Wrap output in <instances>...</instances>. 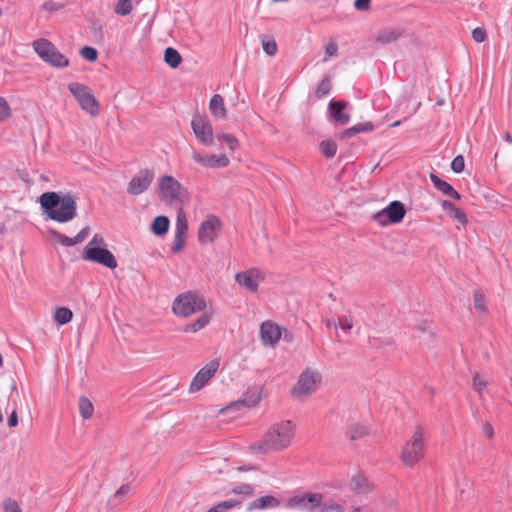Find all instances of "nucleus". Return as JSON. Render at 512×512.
Returning <instances> with one entry per match:
<instances>
[{
    "label": "nucleus",
    "mask_w": 512,
    "mask_h": 512,
    "mask_svg": "<svg viewBox=\"0 0 512 512\" xmlns=\"http://www.w3.org/2000/svg\"><path fill=\"white\" fill-rule=\"evenodd\" d=\"M43 214L59 223L71 221L77 215L76 197L71 193L45 192L39 197Z\"/></svg>",
    "instance_id": "nucleus-1"
},
{
    "label": "nucleus",
    "mask_w": 512,
    "mask_h": 512,
    "mask_svg": "<svg viewBox=\"0 0 512 512\" xmlns=\"http://www.w3.org/2000/svg\"><path fill=\"white\" fill-rule=\"evenodd\" d=\"M294 429L295 426L289 420L274 424L261 441L250 445V449L261 454L283 450L290 445L294 437Z\"/></svg>",
    "instance_id": "nucleus-2"
},
{
    "label": "nucleus",
    "mask_w": 512,
    "mask_h": 512,
    "mask_svg": "<svg viewBox=\"0 0 512 512\" xmlns=\"http://www.w3.org/2000/svg\"><path fill=\"white\" fill-rule=\"evenodd\" d=\"M206 309L205 298L197 291H187L179 294L173 301L174 314L181 317H189L196 312Z\"/></svg>",
    "instance_id": "nucleus-3"
},
{
    "label": "nucleus",
    "mask_w": 512,
    "mask_h": 512,
    "mask_svg": "<svg viewBox=\"0 0 512 512\" xmlns=\"http://www.w3.org/2000/svg\"><path fill=\"white\" fill-rule=\"evenodd\" d=\"M188 196L187 189L173 176L164 175L158 181V197L169 204L184 203Z\"/></svg>",
    "instance_id": "nucleus-4"
},
{
    "label": "nucleus",
    "mask_w": 512,
    "mask_h": 512,
    "mask_svg": "<svg viewBox=\"0 0 512 512\" xmlns=\"http://www.w3.org/2000/svg\"><path fill=\"white\" fill-rule=\"evenodd\" d=\"M425 451V432L423 427L418 426L410 441L406 442L401 452V460L405 465L412 467L420 461Z\"/></svg>",
    "instance_id": "nucleus-5"
},
{
    "label": "nucleus",
    "mask_w": 512,
    "mask_h": 512,
    "mask_svg": "<svg viewBox=\"0 0 512 512\" xmlns=\"http://www.w3.org/2000/svg\"><path fill=\"white\" fill-rule=\"evenodd\" d=\"M33 48L44 62L53 67L64 68L69 66V59L49 40L43 38L35 40Z\"/></svg>",
    "instance_id": "nucleus-6"
},
{
    "label": "nucleus",
    "mask_w": 512,
    "mask_h": 512,
    "mask_svg": "<svg viewBox=\"0 0 512 512\" xmlns=\"http://www.w3.org/2000/svg\"><path fill=\"white\" fill-rule=\"evenodd\" d=\"M68 90L84 111L92 117L99 115V102L90 87L82 83L72 82L68 84Z\"/></svg>",
    "instance_id": "nucleus-7"
},
{
    "label": "nucleus",
    "mask_w": 512,
    "mask_h": 512,
    "mask_svg": "<svg viewBox=\"0 0 512 512\" xmlns=\"http://www.w3.org/2000/svg\"><path fill=\"white\" fill-rule=\"evenodd\" d=\"M406 214L405 205L400 201H392L387 207L373 215V219L382 227L400 223Z\"/></svg>",
    "instance_id": "nucleus-8"
},
{
    "label": "nucleus",
    "mask_w": 512,
    "mask_h": 512,
    "mask_svg": "<svg viewBox=\"0 0 512 512\" xmlns=\"http://www.w3.org/2000/svg\"><path fill=\"white\" fill-rule=\"evenodd\" d=\"M323 495L321 493L306 492L290 497L286 506L290 509H299L306 512H315L322 506Z\"/></svg>",
    "instance_id": "nucleus-9"
},
{
    "label": "nucleus",
    "mask_w": 512,
    "mask_h": 512,
    "mask_svg": "<svg viewBox=\"0 0 512 512\" xmlns=\"http://www.w3.org/2000/svg\"><path fill=\"white\" fill-rule=\"evenodd\" d=\"M82 259L101 264L109 269H115L118 266L115 256L106 247H85Z\"/></svg>",
    "instance_id": "nucleus-10"
},
{
    "label": "nucleus",
    "mask_w": 512,
    "mask_h": 512,
    "mask_svg": "<svg viewBox=\"0 0 512 512\" xmlns=\"http://www.w3.org/2000/svg\"><path fill=\"white\" fill-rule=\"evenodd\" d=\"M192 130L196 138L205 146L214 144V135L212 126L206 117L196 115L191 121Z\"/></svg>",
    "instance_id": "nucleus-11"
},
{
    "label": "nucleus",
    "mask_w": 512,
    "mask_h": 512,
    "mask_svg": "<svg viewBox=\"0 0 512 512\" xmlns=\"http://www.w3.org/2000/svg\"><path fill=\"white\" fill-rule=\"evenodd\" d=\"M316 376L317 374L309 369L303 371L291 390L292 396L301 398L302 396H308L314 392L316 389Z\"/></svg>",
    "instance_id": "nucleus-12"
},
{
    "label": "nucleus",
    "mask_w": 512,
    "mask_h": 512,
    "mask_svg": "<svg viewBox=\"0 0 512 512\" xmlns=\"http://www.w3.org/2000/svg\"><path fill=\"white\" fill-rule=\"evenodd\" d=\"M154 179L153 171L149 169L140 170L135 174L127 187V193L137 196L145 192L151 185Z\"/></svg>",
    "instance_id": "nucleus-13"
},
{
    "label": "nucleus",
    "mask_w": 512,
    "mask_h": 512,
    "mask_svg": "<svg viewBox=\"0 0 512 512\" xmlns=\"http://www.w3.org/2000/svg\"><path fill=\"white\" fill-rule=\"evenodd\" d=\"M219 365V360L214 359L207 363L204 367H202L193 378L189 387V391L193 393L202 389L215 375L219 368Z\"/></svg>",
    "instance_id": "nucleus-14"
},
{
    "label": "nucleus",
    "mask_w": 512,
    "mask_h": 512,
    "mask_svg": "<svg viewBox=\"0 0 512 512\" xmlns=\"http://www.w3.org/2000/svg\"><path fill=\"white\" fill-rule=\"evenodd\" d=\"M221 222L218 217L210 215L205 221L200 224L198 230V240L201 243H212L217 234V228H220Z\"/></svg>",
    "instance_id": "nucleus-15"
},
{
    "label": "nucleus",
    "mask_w": 512,
    "mask_h": 512,
    "mask_svg": "<svg viewBox=\"0 0 512 512\" xmlns=\"http://www.w3.org/2000/svg\"><path fill=\"white\" fill-rule=\"evenodd\" d=\"M235 281L248 291L257 292L260 282V274L256 269L238 272L235 275Z\"/></svg>",
    "instance_id": "nucleus-16"
},
{
    "label": "nucleus",
    "mask_w": 512,
    "mask_h": 512,
    "mask_svg": "<svg viewBox=\"0 0 512 512\" xmlns=\"http://www.w3.org/2000/svg\"><path fill=\"white\" fill-rule=\"evenodd\" d=\"M281 335L280 327L272 321H265L260 326V337L264 345L274 346Z\"/></svg>",
    "instance_id": "nucleus-17"
},
{
    "label": "nucleus",
    "mask_w": 512,
    "mask_h": 512,
    "mask_svg": "<svg viewBox=\"0 0 512 512\" xmlns=\"http://www.w3.org/2000/svg\"><path fill=\"white\" fill-rule=\"evenodd\" d=\"M348 103L344 100H332L328 105L330 117L339 125H346L350 121V115L345 113Z\"/></svg>",
    "instance_id": "nucleus-18"
},
{
    "label": "nucleus",
    "mask_w": 512,
    "mask_h": 512,
    "mask_svg": "<svg viewBox=\"0 0 512 512\" xmlns=\"http://www.w3.org/2000/svg\"><path fill=\"white\" fill-rule=\"evenodd\" d=\"M89 232L90 228L86 226L81 229L75 237L71 238L53 229L49 231L52 238L65 247H70L83 242L88 237Z\"/></svg>",
    "instance_id": "nucleus-19"
},
{
    "label": "nucleus",
    "mask_w": 512,
    "mask_h": 512,
    "mask_svg": "<svg viewBox=\"0 0 512 512\" xmlns=\"http://www.w3.org/2000/svg\"><path fill=\"white\" fill-rule=\"evenodd\" d=\"M431 182L433 183L434 187L443 193L444 195H447L455 200H460L461 195L458 191H456L452 185H450L445 180L438 177L435 173H430L429 175Z\"/></svg>",
    "instance_id": "nucleus-20"
},
{
    "label": "nucleus",
    "mask_w": 512,
    "mask_h": 512,
    "mask_svg": "<svg viewBox=\"0 0 512 512\" xmlns=\"http://www.w3.org/2000/svg\"><path fill=\"white\" fill-rule=\"evenodd\" d=\"M280 505L279 499H277L274 496L266 495L259 497L252 502H250L247 505L246 510L248 512L254 511V510H263V509H269V508H276Z\"/></svg>",
    "instance_id": "nucleus-21"
},
{
    "label": "nucleus",
    "mask_w": 512,
    "mask_h": 512,
    "mask_svg": "<svg viewBox=\"0 0 512 512\" xmlns=\"http://www.w3.org/2000/svg\"><path fill=\"white\" fill-rule=\"evenodd\" d=\"M261 400V392L258 389H254L252 392L248 391L242 399L231 403L229 406L226 407V409H238L239 407L246 406V407H253L257 405Z\"/></svg>",
    "instance_id": "nucleus-22"
},
{
    "label": "nucleus",
    "mask_w": 512,
    "mask_h": 512,
    "mask_svg": "<svg viewBox=\"0 0 512 512\" xmlns=\"http://www.w3.org/2000/svg\"><path fill=\"white\" fill-rule=\"evenodd\" d=\"M349 486L350 489L357 494H365L373 489V485L361 473H358L351 478Z\"/></svg>",
    "instance_id": "nucleus-23"
},
{
    "label": "nucleus",
    "mask_w": 512,
    "mask_h": 512,
    "mask_svg": "<svg viewBox=\"0 0 512 512\" xmlns=\"http://www.w3.org/2000/svg\"><path fill=\"white\" fill-rule=\"evenodd\" d=\"M209 110L211 114L217 119H225L227 117L224 99L219 94H214L210 99Z\"/></svg>",
    "instance_id": "nucleus-24"
},
{
    "label": "nucleus",
    "mask_w": 512,
    "mask_h": 512,
    "mask_svg": "<svg viewBox=\"0 0 512 512\" xmlns=\"http://www.w3.org/2000/svg\"><path fill=\"white\" fill-rule=\"evenodd\" d=\"M441 207L444 211H446L449 216L455 220H457L462 225H466L468 223V218L466 214L457 208L452 202L448 200H443L441 202Z\"/></svg>",
    "instance_id": "nucleus-25"
},
{
    "label": "nucleus",
    "mask_w": 512,
    "mask_h": 512,
    "mask_svg": "<svg viewBox=\"0 0 512 512\" xmlns=\"http://www.w3.org/2000/svg\"><path fill=\"white\" fill-rule=\"evenodd\" d=\"M402 35L403 30L400 28H385L378 32L376 41L384 45L396 41Z\"/></svg>",
    "instance_id": "nucleus-26"
},
{
    "label": "nucleus",
    "mask_w": 512,
    "mask_h": 512,
    "mask_svg": "<svg viewBox=\"0 0 512 512\" xmlns=\"http://www.w3.org/2000/svg\"><path fill=\"white\" fill-rule=\"evenodd\" d=\"M369 429L361 423H352L347 426L345 435L351 441H355L367 436Z\"/></svg>",
    "instance_id": "nucleus-27"
},
{
    "label": "nucleus",
    "mask_w": 512,
    "mask_h": 512,
    "mask_svg": "<svg viewBox=\"0 0 512 512\" xmlns=\"http://www.w3.org/2000/svg\"><path fill=\"white\" fill-rule=\"evenodd\" d=\"M170 220L167 216L160 215L153 219L151 223V231L156 236H163L169 230Z\"/></svg>",
    "instance_id": "nucleus-28"
},
{
    "label": "nucleus",
    "mask_w": 512,
    "mask_h": 512,
    "mask_svg": "<svg viewBox=\"0 0 512 512\" xmlns=\"http://www.w3.org/2000/svg\"><path fill=\"white\" fill-rule=\"evenodd\" d=\"M374 130L372 122L357 123L356 125L344 130L341 133V138H350L359 133L371 132Z\"/></svg>",
    "instance_id": "nucleus-29"
},
{
    "label": "nucleus",
    "mask_w": 512,
    "mask_h": 512,
    "mask_svg": "<svg viewBox=\"0 0 512 512\" xmlns=\"http://www.w3.org/2000/svg\"><path fill=\"white\" fill-rule=\"evenodd\" d=\"M212 315L210 313L204 312L196 321L191 324H187L183 327V332H198L201 329L205 328L211 321Z\"/></svg>",
    "instance_id": "nucleus-30"
},
{
    "label": "nucleus",
    "mask_w": 512,
    "mask_h": 512,
    "mask_svg": "<svg viewBox=\"0 0 512 512\" xmlns=\"http://www.w3.org/2000/svg\"><path fill=\"white\" fill-rule=\"evenodd\" d=\"M164 61L171 68L175 69L181 64L182 56L175 48L167 47L164 51Z\"/></svg>",
    "instance_id": "nucleus-31"
},
{
    "label": "nucleus",
    "mask_w": 512,
    "mask_h": 512,
    "mask_svg": "<svg viewBox=\"0 0 512 512\" xmlns=\"http://www.w3.org/2000/svg\"><path fill=\"white\" fill-rule=\"evenodd\" d=\"M73 313L67 307H58L54 314V321L58 326L65 325L72 320Z\"/></svg>",
    "instance_id": "nucleus-32"
},
{
    "label": "nucleus",
    "mask_w": 512,
    "mask_h": 512,
    "mask_svg": "<svg viewBox=\"0 0 512 512\" xmlns=\"http://www.w3.org/2000/svg\"><path fill=\"white\" fill-rule=\"evenodd\" d=\"M78 408L83 419H90L94 412L92 402L85 396H81L78 401Z\"/></svg>",
    "instance_id": "nucleus-33"
},
{
    "label": "nucleus",
    "mask_w": 512,
    "mask_h": 512,
    "mask_svg": "<svg viewBox=\"0 0 512 512\" xmlns=\"http://www.w3.org/2000/svg\"><path fill=\"white\" fill-rule=\"evenodd\" d=\"M319 150L326 158H332L337 152V143L332 139L323 140L319 144Z\"/></svg>",
    "instance_id": "nucleus-34"
},
{
    "label": "nucleus",
    "mask_w": 512,
    "mask_h": 512,
    "mask_svg": "<svg viewBox=\"0 0 512 512\" xmlns=\"http://www.w3.org/2000/svg\"><path fill=\"white\" fill-rule=\"evenodd\" d=\"M230 160L225 154H211L209 156L208 167L225 168L229 166Z\"/></svg>",
    "instance_id": "nucleus-35"
},
{
    "label": "nucleus",
    "mask_w": 512,
    "mask_h": 512,
    "mask_svg": "<svg viewBox=\"0 0 512 512\" xmlns=\"http://www.w3.org/2000/svg\"><path fill=\"white\" fill-rule=\"evenodd\" d=\"M216 139L219 142L226 144L231 152H234L239 146V141L237 140V138L229 133L217 134Z\"/></svg>",
    "instance_id": "nucleus-36"
},
{
    "label": "nucleus",
    "mask_w": 512,
    "mask_h": 512,
    "mask_svg": "<svg viewBox=\"0 0 512 512\" xmlns=\"http://www.w3.org/2000/svg\"><path fill=\"white\" fill-rule=\"evenodd\" d=\"M332 85L330 81V77L326 75L317 85L315 90V96L317 99H321L324 96L328 95L331 91Z\"/></svg>",
    "instance_id": "nucleus-37"
},
{
    "label": "nucleus",
    "mask_w": 512,
    "mask_h": 512,
    "mask_svg": "<svg viewBox=\"0 0 512 512\" xmlns=\"http://www.w3.org/2000/svg\"><path fill=\"white\" fill-rule=\"evenodd\" d=\"M239 505H241L240 500L230 499V500L219 502L215 506L208 509L206 512H225V511L230 510Z\"/></svg>",
    "instance_id": "nucleus-38"
},
{
    "label": "nucleus",
    "mask_w": 512,
    "mask_h": 512,
    "mask_svg": "<svg viewBox=\"0 0 512 512\" xmlns=\"http://www.w3.org/2000/svg\"><path fill=\"white\" fill-rule=\"evenodd\" d=\"M133 10L132 0H118L114 12L120 16H127Z\"/></svg>",
    "instance_id": "nucleus-39"
},
{
    "label": "nucleus",
    "mask_w": 512,
    "mask_h": 512,
    "mask_svg": "<svg viewBox=\"0 0 512 512\" xmlns=\"http://www.w3.org/2000/svg\"><path fill=\"white\" fill-rule=\"evenodd\" d=\"M232 492L237 495L253 496L255 489L251 484L240 483L232 488Z\"/></svg>",
    "instance_id": "nucleus-40"
},
{
    "label": "nucleus",
    "mask_w": 512,
    "mask_h": 512,
    "mask_svg": "<svg viewBox=\"0 0 512 512\" xmlns=\"http://www.w3.org/2000/svg\"><path fill=\"white\" fill-rule=\"evenodd\" d=\"M187 231H188V223H187L184 213L181 211L177 215L175 234L185 236Z\"/></svg>",
    "instance_id": "nucleus-41"
},
{
    "label": "nucleus",
    "mask_w": 512,
    "mask_h": 512,
    "mask_svg": "<svg viewBox=\"0 0 512 512\" xmlns=\"http://www.w3.org/2000/svg\"><path fill=\"white\" fill-rule=\"evenodd\" d=\"M474 298V307L480 313L487 312V308L485 305V296L480 290H475L473 294Z\"/></svg>",
    "instance_id": "nucleus-42"
},
{
    "label": "nucleus",
    "mask_w": 512,
    "mask_h": 512,
    "mask_svg": "<svg viewBox=\"0 0 512 512\" xmlns=\"http://www.w3.org/2000/svg\"><path fill=\"white\" fill-rule=\"evenodd\" d=\"M80 55L89 62H94L98 58V51L96 48L91 46H84L80 50Z\"/></svg>",
    "instance_id": "nucleus-43"
},
{
    "label": "nucleus",
    "mask_w": 512,
    "mask_h": 512,
    "mask_svg": "<svg viewBox=\"0 0 512 512\" xmlns=\"http://www.w3.org/2000/svg\"><path fill=\"white\" fill-rule=\"evenodd\" d=\"M465 168V160L462 155H457L451 162V169L455 173L463 172Z\"/></svg>",
    "instance_id": "nucleus-44"
},
{
    "label": "nucleus",
    "mask_w": 512,
    "mask_h": 512,
    "mask_svg": "<svg viewBox=\"0 0 512 512\" xmlns=\"http://www.w3.org/2000/svg\"><path fill=\"white\" fill-rule=\"evenodd\" d=\"M321 512H344V508L338 503H326L322 501V506H319Z\"/></svg>",
    "instance_id": "nucleus-45"
},
{
    "label": "nucleus",
    "mask_w": 512,
    "mask_h": 512,
    "mask_svg": "<svg viewBox=\"0 0 512 512\" xmlns=\"http://www.w3.org/2000/svg\"><path fill=\"white\" fill-rule=\"evenodd\" d=\"M11 114L10 107L5 98L0 97V122L5 121Z\"/></svg>",
    "instance_id": "nucleus-46"
},
{
    "label": "nucleus",
    "mask_w": 512,
    "mask_h": 512,
    "mask_svg": "<svg viewBox=\"0 0 512 512\" xmlns=\"http://www.w3.org/2000/svg\"><path fill=\"white\" fill-rule=\"evenodd\" d=\"M472 38L477 43H482L487 39V32L483 27H477L472 30Z\"/></svg>",
    "instance_id": "nucleus-47"
},
{
    "label": "nucleus",
    "mask_w": 512,
    "mask_h": 512,
    "mask_svg": "<svg viewBox=\"0 0 512 512\" xmlns=\"http://www.w3.org/2000/svg\"><path fill=\"white\" fill-rule=\"evenodd\" d=\"M263 50L269 56H274L277 53V44L274 40L263 41Z\"/></svg>",
    "instance_id": "nucleus-48"
},
{
    "label": "nucleus",
    "mask_w": 512,
    "mask_h": 512,
    "mask_svg": "<svg viewBox=\"0 0 512 512\" xmlns=\"http://www.w3.org/2000/svg\"><path fill=\"white\" fill-rule=\"evenodd\" d=\"M184 244H185V236L184 235H176L175 234L174 242H173V245H172V248H171L172 252L173 253L180 252L183 249Z\"/></svg>",
    "instance_id": "nucleus-49"
},
{
    "label": "nucleus",
    "mask_w": 512,
    "mask_h": 512,
    "mask_svg": "<svg viewBox=\"0 0 512 512\" xmlns=\"http://www.w3.org/2000/svg\"><path fill=\"white\" fill-rule=\"evenodd\" d=\"M209 156L210 155H207V154H202L198 151H193L192 152V159L201 164L202 166H205V167H208V162H209Z\"/></svg>",
    "instance_id": "nucleus-50"
},
{
    "label": "nucleus",
    "mask_w": 512,
    "mask_h": 512,
    "mask_svg": "<svg viewBox=\"0 0 512 512\" xmlns=\"http://www.w3.org/2000/svg\"><path fill=\"white\" fill-rule=\"evenodd\" d=\"M106 246H107V244H106L103 236L100 234H95L85 247H103V248H105Z\"/></svg>",
    "instance_id": "nucleus-51"
},
{
    "label": "nucleus",
    "mask_w": 512,
    "mask_h": 512,
    "mask_svg": "<svg viewBox=\"0 0 512 512\" xmlns=\"http://www.w3.org/2000/svg\"><path fill=\"white\" fill-rule=\"evenodd\" d=\"M4 510L5 512H22L18 503L12 499L4 501Z\"/></svg>",
    "instance_id": "nucleus-52"
},
{
    "label": "nucleus",
    "mask_w": 512,
    "mask_h": 512,
    "mask_svg": "<svg viewBox=\"0 0 512 512\" xmlns=\"http://www.w3.org/2000/svg\"><path fill=\"white\" fill-rule=\"evenodd\" d=\"M339 326L344 331H350L353 327V319L351 316L339 318Z\"/></svg>",
    "instance_id": "nucleus-53"
},
{
    "label": "nucleus",
    "mask_w": 512,
    "mask_h": 512,
    "mask_svg": "<svg viewBox=\"0 0 512 512\" xmlns=\"http://www.w3.org/2000/svg\"><path fill=\"white\" fill-rule=\"evenodd\" d=\"M63 7H64V5L62 3L54 2V1H47L42 5V9L49 11V12L58 11V10L62 9Z\"/></svg>",
    "instance_id": "nucleus-54"
},
{
    "label": "nucleus",
    "mask_w": 512,
    "mask_h": 512,
    "mask_svg": "<svg viewBox=\"0 0 512 512\" xmlns=\"http://www.w3.org/2000/svg\"><path fill=\"white\" fill-rule=\"evenodd\" d=\"M472 381L473 388L478 392H480L485 387V383L478 373L473 375Z\"/></svg>",
    "instance_id": "nucleus-55"
},
{
    "label": "nucleus",
    "mask_w": 512,
    "mask_h": 512,
    "mask_svg": "<svg viewBox=\"0 0 512 512\" xmlns=\"http://www.w3.org/2000/svg\"><path fill=\"white\" fill-rule=\"evenodd\" d=\"M338 46L335 42H329L325 47V56L332 57L337 55Z\"/></svg>",
    "instance_id": "nucleus-56"
},
{
    "label": "nucleus",
    "mask_w": 512,
    "mask_h": 512,
    "mask_svg": "<svg viewBox=\"0 0 512 512\" xmlns=\"http://www.w3.org/2000/svg\"><path fill=\"white\" fill-rule=\"evenodd\" d=\"M370 0H355L354 7L359 11H366L370 7Z\"/></svg>",
    "instance_id": "nucleus-57"
},
{
    "label": "nucleus",
    "mask_w": 512,
    "mask_h": 512,
    "mask_svg": "<svg viewBox=\"0 0 512 512\" xmlns=\"http://www.w3.org/2000/svg\"><path fill=\"white\" fill-rule=\"evenodd\" d=\"M482 432L489 439H492L493 436H494V429H493L492 425L489 422L483 423V425H482Z\"/></svg>",
    "instance_id": "nucleus-58"
},
{
    "label": "nucleus",
    "mask_w": 512,
    "mask_h": 512,
    "mask_svg": "<svg viewBox=\"0 0 512 512\" xmlns=\"http://www.w3.org/2000/svg\"><path fill=\"white\" fill-rule=\"evenodd\" d=\"M17 424H18L17 412L15 410H13L8 418V426L15 427V426H17Z\"/></svg>",
    "instance_id": "nucleus-59"
},
{
    "label": "nucleus",
    "mask_w": 512,
    "mask_h": 512,
    "mask_svg": "<svg viewBox=\"0 0 512 512\" xmlns=\"http://www.w3.org/2000/svg\"><path fill=\"white\" fill-rule=\"evenodd\" d=\"M130 490V486L128 484L122 485L114 494L116 498L125 495Z\"/></svg>",
    "instance_id": "nucleus-60"
},
{
    "label": "nucleus",
    "mask_w": 512,
    "mask_h": 512,
    "mask_svg": "<svg viewBox=\"0 0 512 512\" xmlns=\"http://www.w3.org/2000/svg\"><path fill=\"white\" fill-rule=\"evenodd\" d=\"M326 326L329 328L334 327L335 329H337V324H336L335 320H333V319H327Z\"/></svg>",
    "instance_id": "nucleus-61"
},
{
    "label": "nucleus",
    "mask_w": 512,
    "mask_h": 512,
    "mask_svg": "<svg viewBox=\"0 0 512 512\" xmlns=\"http://www.w3.org/2000/svg\"><path fill=\"white\" fill-rule=\"evenodd\" d=\"M503 137H504V140H505L506 142L512 143V137H511V135H510V133H509L508 131H506V132L504 133V136H503Z\"/></svg>",
    "instance_id": "nucleus-62"
},
{
    "label": "nucleus",
    "mask_w": 512,
    "mask_h": 512,
    "mask_svg": "<svg viewBox=\"0 0 512 512\" xmlns=\"http://www.w3.org/2000/svg\"><path fill=\"white\" fill-rule=\"evenodd\" d=\"M251 469H253V468L252 467H246V466H242V467L238 468L239 471H249Z\"/></svg>",
    "instance_id": "nucleus-63"
},
{
    "label": "nucleus",
    "mask_w": 512,
    "mask_h": 512,
    "mask_svg": "<svg viewBox=\"0 0 512 512\" xmlns=\"http://www.w3.org/2000/svg\"><path fill=\"white\" fill-rule=\"evenodd\" d=\"M418 329L421 330V331H424L425 327L423 325H418Z\"/></svg>",
    "instance_id": "nucleus-64"
}]
</instances>
